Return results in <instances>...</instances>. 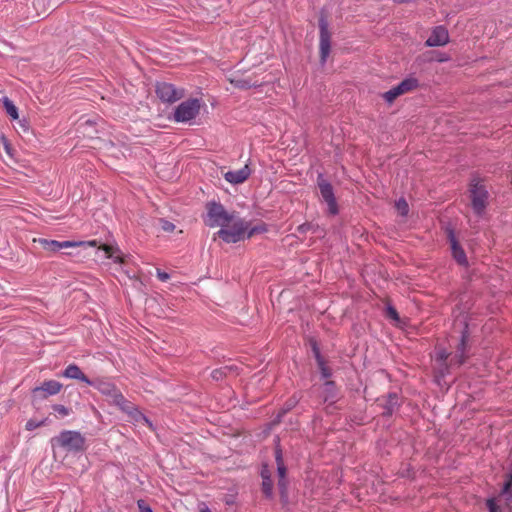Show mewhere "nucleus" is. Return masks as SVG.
<instances>
[{
	"label": "nucleus",
	"instance_id": "obj_1",
	"mask_svg": "<svg viewBox=\"0 0 512 512\" xmlns=\"http://www.w3.org/2000/svg\"><path fill=\"white\" fill-rule=\"evenodd\" d=\"M85 438L78 432L73 430H64L56 437L51 439L53 449L61 448L65 452L78 453L85 450Z\"/></svg>",
	"mask_w": 512,
	"mask_h": 512
},
{
	"label": "nucleus",
	"instance_id": "obj_2",
	"mask_svg": "<svg viewBox=\"0 0 512 512\" xmlns=\"http://www.w3.org/2000/svg\"><path fill=\"white\" fill-rule=\"evenodd\" d=\"M264 229L253 227L248 231V224L243 220H237L231 226L223 227L217 232V236L226 243H236L244 238H250L255 233L262 232Z\"/></svg>",
	"mask_w": 512,
	"mask_h": 512
},
{
	"label": "nucleus",
	"instance_id": "obj_3",
	"mask_svg": "<svg viewBox=\"0 0 512 512\" xmlns=\"http://www.w3.org/2000/svg\"><path fill=\"white\" fill-rule=\"evenodd\" d=\"M206 224L209 227H226L233 221L234 216L229 214L220 203H209Z\"/></svg>",
	"mask_w": 512,
	"mask_h": 512
},
{
	"label": "nucleus",
	"instance_id": "obj_4",
	"mask_svg": "<svg viewBox=\"0 0 512 512\" xmlns=\"http://www.w3.org/2000/svg\"><path fill=\"white\" fill-rule=\"evenodd\" d=\"M200 108L201 101L197 98L183 101L174 111V120L176 122H189L197 117Z\"/></svg>",
	"mask_w": 512,
	"mask_h": 512
},
{
	"label": "nucleus",
	"instance_id": "obj_5",
	"mask_svg": "<svg viewBox=\"0 0 512 512\" xmlns=\"http://www.w3.org/2000/svg\"><path fill=\"white\" fill-rule=\"evenodd\" d=\"M88 385L93 386L94 388L99 390L103 395L109 397L112 403L118 407L124 404V401L126 400L122 393L119 391V389L109 381L96 379L91 380V384Z\"/></svg>",
	"mask_w": 512,
	"mask_h": 512
},
{
	"label": "nucleus",
	"instance_id": "obj_6",
	"mask_svg": "<svg viewBox=\"0 0 512 512\" xmlns=\"http://www.w3.org/2000/svg\"><path fill=\"white\" fill-rule=\"evenodd\" d=\"M34 242H38L44 250L50 253H56L61 249L73 248L78 246H94L95 241L90 242H76V241H56L45 238L34 239Z\"/></svg>",
	"mask_w": 512,
	"mask_h": 512
},
{
	"label": "nucleus",
	"instance_id": "obj_7",
	"mask_svg": "<svg viewBox=\"0 0 512 512\" xmlns=\"http://www.w3.org/2000/svg\"><path fill=\"white\" fill-rule=\"evenodd\" d=\"M418 87V80L415 78H407L400 82L397 86L391 88L383 94V98L389 104L393 103L394 100L408 92L413 91Z\"/></svg>",
	"mask_w": 512,
	"mask_h": 512
},
{
	"label": "nucleus",
	"instance_id": "obj_8",
	"mask_svg": "<svg viewBox=\"0 0 512 512\" xmlns=\"http://www.w3.org/2000/svg\"><path fill=\"white\" fill-rule=\"evenodd\" d=\"M317 184L320 190L322 199L327 203L329 212L333 215L338 213V206L334 196L332 185L324 179L322 175L318 176Z\"/></svg>",
	"mask_w": 512,
	"mask_h": 512
},
{
	"label": "nucleus",
	"instance_id": "obj_9",
	"mask_svg": "<svg viewBox=\"0 0 512 512\" xmlns=\"http://www.w3.org/2000/svg\"><path fill=\"white\" fill-rule=\"evenodd\" d=\"M156 94L163 102L173 103L184 96V90L177 89L171 83L161 82L156 85Z\"/></svg>",
	"mask_w": 512,
	"mask_h": 512
},
{
	"label": "nucleus",
	"instance_id": "obj_10",
	"mask_svg": "<svg viewBox=\"0 0 512 512\" xmlns=\"http://www.w3.org/2000/svg\"><path fill=\"white\" fill-rule=\"evenodd\" d=\"M488 192L483 185L475 183L471 188L472 208L477 215H482L487 205Z\"/></svg>",
	"mask_w": 512,
	"mask_h": 512
},
{
	"label": "nucleus",
	"instance_id": "obj_11",
	"mask_svg": "<svg viewBox=\"0 0 512 512\" xmlns=\"http://www.w3.org/2000/svg\"><path fill=\"white\" fill-rule=\"evenodd\" d=\"M320 29V60L325 63L330 53V33L328 30V23L324 17L319 19Z\"/></svg>",
	"mask_w": 512,
	"mask_h": 512
},
{
	"label": "nucleus",
	"instance_id": "obj_12",
	"mask_svg": "<svg viewBox=\"0 0 512 512\" xmlns=\"http://www.w3.org/2000/svg\"><path fill=\"white\" fill-rule=\"evenodd\" d=\"M449 42V34L444 26H437L433 29L431 35L426 40L427 47L444 46Z\"/></svg>",
	"mask_w": 512,
	"mask_h": 512
},
{
	"label": "nucleus",
	"instance_id": "obj_13",
	"mask_svg": "<svg viewBox=\"0 0 512 512\" xmlns=\"http://www.w3.org/2000/svg\"><path fill=\"white\" fill-rule=\"evenodd\" d=\"M62 384L56 380L45 381L41 386L34 388L33 394L41 399L50 395H56L60 392Z\"/></svg>",
	"mask_w": 512,
	"mask_h": 512
},
{
	"label": "nucleus",
	"instance_id": "obj_14",
	"mask_svg": "<svg viewBox=\"0 0 512 512\" xmlns=\"http://www.w3.org/2000/svg\"><path fill=\"white\" fill-rule=\"evenodd\" d=\"M251 174V170L248 165H245L239 170L228 171L224 174V179L234 185L245 182Z\"/></svg>",
	"mask_w": 512,
	"mask_h": 512
},
{
	"label": "nucleus",
	"instance_id": "obj_15",
	"mask_svg": "<svg viewBox=\"0 0 512 512\" xmlns=\"http://www.w3.org/2000/svg\"><path fill=\"white\" fill-rule=\"evenodd\" d=\"M448 239L450 242L451 250L453 258L459 263L460 265H466L467 264V257L464 252V250L459 245L454 232L452 230L448 231Z\"/></svg>",
	"mask_w": 512,
	"mask_h": 512
},
{
	"label": "nucleus",
	"instance_id": "obj_16",
	"mask_svg": "<svg viewBox=\"0 0 512 512\" xmlns=\"http://www.w3.org/2000/svg\"><path fill=\"white\" fill-rule=\"evenodd\" d=\"M119 408L122 411H124L127 414H129L134 421H136L138 423L143 422V423L149 425L150 427L152 426L151 422L147 419V417L144 414H142L138 410V408L133 403H131L130 401L125 400L124 404H122Z\"/></svg>",
	"mask_w": 512,
	"mask_h": 512
},
{
	"label": "nucleus",
	"instance_id": "obj_17",
	"mask_svg": "<svg viewBox=\"0 0 512 512\" xmlns=\"http://www.w3.org/2000/svg\"><path fill=\"white\" fill-rule=\"evenodd\" d=\"M467 335L465 332L462 333L461 340L457 345L454 356L451 358V364L461 365L467 358Z\"/></svg>",
	"mask_w": 512,
	"mask_h": 512
},
{
	"label": "nucleus",
	"instance_id": "obj_18",
	"mask_svg": "<svg viewBox=\"0 0 512 512\" xmlns=\"http://www.w3.org/2000/svg\"><path fill=\"white\" fill-rule=\"evenodd\" d=\"M62 376L69 379L79 380L85 384H91V380L81 371L76 364H69L62 373Z\"/></svg>",
	"mask_w": 512,
	"mask_h": 512
},
{
	"label": "nucleus",
	"instance_id": "obj_19",
	"mask_svg": "<svg viewBox=\"0 0 512 512\" xmlns=\"http://www.w3.org/2000/svg\"><path fill=\"white\" fill-rule=\"evenodd\" d=\"M276 462H277V469L279 474V486L281 489L285 487L284 479L286 476V468L284 466L283 460H282V454L280 450L276 451Z\"/></svg>",
	"mask_w": 512,
	"mask_h": 512
},
{
	"label": "nucleus",
	"instance_id": "obj_20",
	"mask_svg": "<svg viewBox=\"0 0 512 512\" xmlns=\"http://www.w3.org/2000/svg\"><path fill=\"white\" fill-rule=\"evenodd\" d=\"M236 367L234 366H224L218 369H214L211 372L212 379L216 381L222 380L224 377H226L229 373L236 371Z\"/></svg>",
	"mask_w": 512,
	"mask_h": 512
},
{
	"label": "nucleus",
	"instance_id": "obj_21",
	"mask_svg": "<svg viewBox=\"0 0 512 512\" xmlns=\"http://www.w3.org/2000/svg\"><path fill=\"white\" fill-rule=\"evenodd\" d=\"M3 104H4V107L6 109V112L7 114L12 118V119H17L18 118V109L17 107L13 104V102L5 97L3 99Z\"/></svg>",
	"mask_w": 512,
	"mask_h": 512
},
{
	"label": "nucleus",
	"instance_id": "obj_22",
	"mask_svg": "<svg viewBox=\"0 0 512 512\" xmlns=\"http://www.w3.org/2000/svg\"><path fill=\"white\" fill-rule=\"evenodd\" d=\"M313 351L315 353V357L317 359L318 365L321 369L322 375L324 378H328L330 376V371L327 367H325L324 362L321 358L320 352L316 346V344L313 345Z\"/></svg>",
	"mask_w": 512,
	"mask_h": 512
},
{
	"label": "nucleus",
	"instance_id": "obj_23",
	"mask_svg": "<svg viewBox=\"0 0 512 512\" xmlns=\"http://www.w3.org/2000/svg\"><path fill=\"white\" fill-rule=\"evenodd\" d=\"M262 478V491L267 497H270L272 495V481L268 476H264V472H262Z\"/></svg>",
	"mask_w": 512,
	"mask_h": 512
},
{
	"label": "nucleus",
	"instance_id": "obj_24",
	"mask_svg": "<svg viewBox=\"0 0 512 512\" xmlns=\"http://www.w3.org/2000/svg\"><path fill=\"white\" fill-rule=\"evenodd\" d=\"M231 84L240 89H248L253 86L250 80L247 79H230Z\"/></svg>",
	"mask_w": 512,
	"mask_h": 512
},
{
	"label": "nucleus",
	"instance_id": "obj_25",
	"mask_svg": "<svg viewBox=\"0 0 512 512\" xmlns=\"http://www.w3.org/2000/svg\"><path fill=\"white\" fill-rule=\"evenodd\" d=\"M397 404H398L397 395L396 394L389 395V400H388V403L386 406V411L384 412V414L391 415L394 411V408L397 406Z\"/></svg>",
	"mask_w": 512,
	"mask_h": 512
},
{
	"label": "nucleus",
	"instance_id": "obj_26",
	"mask_svg": "<svg viewBox=\"0 0 512 512\" xmlns=\"http://www.w3.org/2000/svg\"><path fill=\"white\" fill-rule=\"evenodd\" d=\"M511 490H512V474H509L508 479L504 483V487L502 489L501 495L506 496L507 500L511 498Z\"/></svg>",
	"mask_w": 512,
	"mask_h": 512
},
{
	"label": "nucleus",
	"instance_id": "obj_27",
	"mask_svg": "<svg viewBox=\"0 0 512 512\" xmlns=\"http://www.w3.org/2000/svg\"><path fill=\"white\" fill-rule=\"evenodd\" d=\"M298 232L299 233H307V232H312L313 234L317 233V230H318V226L312 224V223H304L302 225H300L298 228H297Z\"/></svg>",
	"mask_w": 512,
	"mask_h": 512
},
{
	"label": "nucleus",
	"instance_id": "obj_28",
	"mask_svg": "<svg viewBox=\"0 0 512 512\" xmlns=\"http://www.w3.org/2000/svg\"><path fill=\"white\" fill-rule=\"evenodd\" d=\"M46 420H47V419H44V420H42V421H36V420H34V419H30V420H28V421H27V423H26V425H25V428H26V430H28V431H32V430H34V429H36V428H39V427H41V426L45 425Z\"/></svg>",
	"mask_w": 512,
	"mask_h": 512
},
{
	"label": "nucleus",
	"instance_id": "obj_29",
	"mask_svg": "<svg viewBox=\"0 0 512 512\" xmlns=\"http://www.w3.org/2000/svg\"><path fill=\"white\" fill-rule=\"evenodd\" d=\"M396 208L398 210V212L405 216L408 214V211H409V207H408V204L407 202L404 200V199H399L397 202H396Z\"/></svg>",
	"mask_w": 512,
	"mask_h": 512
},
{
	"label": "nucleus",
	"instance_id": "obj_30",
	"mask_svg": "<svg viewBox=\"0 0 512 512\" xmlns=\"http://www.w3.org/2000/svg\"><path fill=\"white\" fill-rule=\"evenodd\" d=\"M103 250L105 251L107 258H112V259H114L115 262H120V263L123 262V259L120 256L114 257V248L113 247L105 245L103 247Z\"/></svg>",
	"mask_w": 512,
	"mask_h": 512
},
{
	"label": "nucleus",
	"instance_id": "obj_31",
	"mask_svg": "<svg viewBox=\"0 0 512 512\" xmlns=\"http://www.w3.org/2000/svg\"><path fill=\"white\" fill-rule=\"evenodd\" d=\"M53 410L55 412H57L62 417L68 416L70 413V410L67 407L60 405V404L54 405Z\"/></svg>",
	"mask_w": 512,
	"mask_h": 512
},
{
	"label": "nucleus",
	"instance_id": "obj_32",
	"mask_svg": "<svg viewBox=\"0 0 512 512\" xmlns=\"http://www.w3.org/2000/svg\"><path fill=\"white\" fill-rule=\"evenodd\" d=\"M162 229L166 232H172L175 229V225L167 220H161Z\"/></svg>",
	"mask_w": 512,
	"mask_h": 512
},
{
	"label": "nucleus",
	"instance_id": "obj_33",
	"mask_svg": "<svg viewBox=\"0 0 512 512\" xmlns=\"http://www.w3.org/2000/svg\"><path fill=\"white\" fill-rule=\"evenodd\" d=\"M487 507L489 509V512H500V509L496 505L494 499H488L487 500Z\"/></svg>",
	"mask_w": 512,
	"mask_h": 512
},
{
	"label": "nucleus",
	"instance_id": "obj_34",
	"mask_svg": "<svg viewBox=\"0 0 512 512\" xmlns=\"http://www.w3.org/2000/svg\"><path fill=\"white\" fill-rule=\"evenodd\" d=\"M95 125V122L88 119L85 122L80 124V127L84 129V132H88V135H91V132L88 131V128H92Z\"/></svg>",
	"mask_w": 512,
	"mask_h": 512
},
{
	"label": "nucleus",
	"instance_id": "obj_35",
	"mask_svg": "<svg viewBox=\"0 0 512 512\" xmlns=\"http://www.w3.org/2000/svg\"><path fill=\"white\" fill-rule=\"evenodd\" d=\"M449 357V353L446 350H440L437 352V360L440 362H445Z\"/></svg>",
	"mask_w": 512,
	"mask_h": 512
},
{
	"label": "nucleus",
	"instance_id": "obj_36",
	"mask_svg": "<svg viewBox=\"0 0 512 512\" xmlns=\"http://www.w3.org/2000/svg\"><path fill=\"white\" fill-rule=\"evenodd\" d=\"M387 315L394 320L399 319L398 313L394 307L389 306L387 308Z\"/></svg>",
	"mask_w": 512,
	"mask_h": 512
},
{
	"label": "nucleus",
	"instance_id": "obj_37",
	"mask_svg": "<svg viewBox=\"0 0 512 512\" xmlns=\"http://www.w3.org/2000/svg\"><path fill=\"white\" fill-rule=\"evenodd\" d=\"M157 277L162 282H165L170 279V275L166 272L161 271L160 269L157 270Z\"/></svg>",
	"mask_w": 512,
	"mask_h": 512
},
{
	"label": "nucleus",
	"instance_id": "obj_38",
	"mask_svg": "<svg viewBox=\"0 0 512 512\" xmlns=\"http://www.w3.org/2000/svg\"><path fill=\"white\" fill-rule=\"evenodd\" d=\"M297 400L296 399H290L286 404H285V408L283 410V413H286L287 411L291 410L295 404H296Z\"/></svg>",
	"mask_w": 512,
	"mask_h": 512
},
{
	"label": "nucleus",
	"instance_id": "obj_39",
	"mask_svg": "<svg viewBox=\"0 0 512 512\" xmlns=\"http://www.w3.org/2000/svg\"><path fill=\"white\" fill-rule=\"evenodd\" d=\"M138 507L140 509V512H152V509L146 506L143 500L138 501Z\"/></svg>",
	"mask_w": 512,
	"mask_h": 512
},
{
	"label": "nucleus",
	"instance_id": "obj_40",
	"mask_svg": "<svg viewBox=\"0 0 512 512\" xmlns=\"http://www.w3.org/2000/svg\"><path fill=\"white\" fill-rule=\"evenodd\" d=\"M325 389H326V391H327V392H329V393H330V392H332V390L334 389V384H333V382H330V381L326 382V383H325Z\"/></svg>",
	"mask_w": 512,
	"mask_h": 512
},
{
	"label": "nucleus",
	"instance_id": "obj_41",
	"mask_svg": "<svg viewBox=\"0 0 512 512\" xmlns=\"http://www.w3.org/2000/svg\"><path fill=\"white\" fill-rule=\"evenodd\" d=\"M200 512H211V510L208 507L201 508Z\"/></svg>",
	"mask_w": 512,
	"mask_h": 512
}]
</instances>
